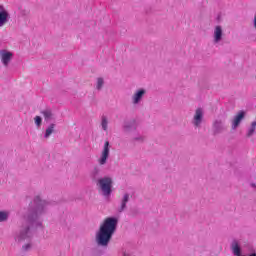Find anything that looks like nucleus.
I'll return each mask as SVG.
<instances>
[{"instance_id":"nucleus-27","label":"nucleus","mask_w":256,"mask_h":256,"mask_svg":"<svg viewBox=\"0 0 256 256\" xmlns=\"http://www.w3.org/2000/svg\"><path fill=\"white\" fill-rule=\"evenodd\" d=\"M250 187L255 188V187H256V184H255V183H251V184H250Z\"/></svg>"},{"instance_id":"nucleus-4","label":"nucleus","mask_w":256,"mask_h":256,"mask_svg":"<svg viewBox=\"0 0 256 256\" xmlns=\"http://www.w3.org/2000/svg\"><path fill=\"white\" fill-rule=\"evenodd\" d=\"M230 249L234 256H256V251L253 248L250 250L249 255H243V250L241 248V245L239 244V240L237 239L232 240L230 244Z\"/></svg>"},{"instance_id":"nucleus-11","label":"nucleus","mask_w":256,"mask_h":256,"mask_svg":"<svg viewBox=\"0 0 256 256\" xmlns=\"http://www.w3.org/2000/svg\"><path fill=\"white\" fill-rule=\"evenodd\" d=\"M9 19H11L9 12L5 9V6L0 4V27L8 23Z\"/></svg>"},{"instance_id":"nucleus-13","label":"nucleus","mask_w":256,"mask_h":256,"mask_svg":"<svg viewBox=\"0 0 256 256\" xmlns=\"http://www.w3.org/2000/svg\"><path fill=\"white\" fill-rule=\"evenodd\" d=\"M130 197H131V195L129 193H125L123 195L120 206L117 209L118 213H123V211H125V209H127V204L130 201Z\"/></svg>"},{"instance_id":"nucleus-21","label":"nucleus","mask_w":256,"mask_h":256,"mask_svg":"<svg viewBox=\"0 0 256 256\" xmlns=\"http://www.w3.org/2000/svg\"><path fill=\"white\" fill-rule=\"evenodd\" d=\"M101 125H102L103 131H107L108 125H109V121L107 120V117L105 116L102 117Z\"/></svg>"},{"instance_id":"nucleus-20","label":"nucleus","mask_w":256,"mask_h":256,"mask_svg":"<svg viewBox=\"0 0 256 256\" xmlns=\"http://www.w3.org/2000/svg\"><path fill=\"white\" fill-rule=\"evenodd\" d=\"M9 221V212L0 211V223H5Z\"/></svg>"},{"instance_id":"nucleus-8","label":"nucleus","mask_w":256,"mask_h":256,"mask_svg":"<svg viewBox=\"0 0 256 256\" xmlns=\"http://www.w3.org/2000/svg\"><path fill=\"white\" fill-rule=\"evenodd\" d=\"M1 62L4 67H8L9 63H11V59H13V54L8 50L2 49L0 50Z\"/></svg>"},{"instance_id":"nucleus-5","label":"nucleus","mask_w":256,"mask_h":256,"mask_svg":"<svg viewBox=\"0 0 256 256\" xmlns=\"http://www.w3.org/2000/svg\"><path fill=\"white\" fill-rule=\"evenodd\" d=\"M227 131V125H225V121L222 119H216L212 123V135L217 137V135H221Z\"/></svg>"},{"instance_id":"nucleus-14","label":"nucleus","mask_w":256,"mask_h":256,"mask_svg":"<svg viewBox=\"0 0 256 256\" xmlns=\"http://www.w3.org/2000/svg\"><path fill=\"white\" fill-rule=\"evenodd\" d=\"M123 130L125 133H131V131L137 130V122L135 120H130L125 122L123 125Z\"/></svg>"},{"instance_id":"nucleus-7","label":"nucleus","mask_w":256,"mask_h":256,"mask_svg":"<svg viewBox=\"0 0 256 256\" xmlns=\"http://www.w3.org/2000/svg\"><path fill=\"white\" fill-rule=\"evenodd\" d=\"M147 95V90L144 88L137 89L135 93L132 95V103L133 105H139L141 101H143V97Z\"/></svg>"},{"instance_id":"nucleus-18","label":"nucleus","mask_w":256,"mask_h":256,"mask_svg":"<svg viewBox=\"0 0 256 256\" xmlns=\"http://www.w3.org/2000/svg\"><path fill=\"white\" fill-rule=\"evenodd\" d=\"M31 249H33V245L31 243L24 244L21 248L20 255H22V256L27 255V253H29V251H31Z\"/></svg>"},{"instance_id":"nucleus-24","label":"nucleus","mask_w":256,"mask_h":256,"mask_svg":"<svg viewBox=\"0 0 256 256\" xmlns=\"http://www.w3.org/2000/svg\"><path fill=\"white\" fill-rule=\"evenodd\" d=\"M19 11H20V15L22 16V17H27V15H29V10L28 9H25V8H23V7H20L19 8Z\"/></svg>"},{"instance_id":"nucleus-26","label":"nucleus","mask_w":256,"mask_h":256,"mask_svg":"<svg viewBox=\"0 0 256 256\" xmlns=\"http://www.w3.org/2000/svg\"><path fill=\"white\" fill-rule=\"evenodd\" d=\"M122 255H123V256H131V254H130L129 251H127V250H123V251H122Z\"/></svg>"},{"instance_id":"nucleus-15","label":"nucleus","mask_w":256,"mask_h":256,"mask_svg":"<svg viewBox=\"0 0 256 256\" xmlns=\"http://www.w3.org/2000/svg\"><path fill=\"white\" fill-rule=\"evenodd\" d=\"M40 113L41 115H43L44 121L46 123H49V121H53V119H55V114H53V110H51V108H46L42 110Z\"/></svg>"},{"instance_id":"nucleus-2","label":"nucleus","mask_w":256,"mask_h":256,"mask_svg":"<svg viewBox=\"0 0 256 256\" xmlns=\"http://www.w3.org/2000/svg\"><path fill=\"white\" fill-rule=\"evenodd\" d=\"M117 225H119V218L111 216L106 218L100 225L98 232L96 233V243L99 247H107L117 231Z\"/></svg>"},{"instance_id":"nucleus-23","label":"nucleus","mask_w":256,"mask_h":256,"mask_svg":"<svg viewBox=\"0 0 256 256\" xmlns=\"http://www.w3.org/2000/svg\"><path fill=\"white\" fill-rule=\"evenodd\" d=\"M34 123L36 127H41V124L43 123V118H41V116H36L34 118Z\"/></svg>"},{"instance_id":"nucleus-9","label":"nucleus","mask_w":256,"mask_h":256,"mask_svg":"<svg viewBox=\"0 0 256 256\" xmlns=\"http://www.w3.org/2000/svg\"><path fill=\"white\" fill-rule=\"evenodd\" d=\"M203 115V108H197L192 121L194 127H201V123H203Z\"/></svg>"},{"instance_id":"nucleus-3","label":"nucleus","mask_w":256,"mask_h":256,"mask_svg":"<svg viewBox=\"0 0 256 256\" xmlns=\"http://www.w3.org/2000/svg\"><path fill=\"white\" fill-rule=\"evenodd\" d=\"M96 185L99 191H102L103 197H111V193H113V178L109 176L102 177Z\"/></svg>"},{"instance_id":"nucleus-19","label":"nucleus","mask_w":256,"mask_h":256,"mask_svg":"<svg viewBox=\"0 0 256 256\" xmlns=\"http://www.w3.org/2000/svg\"><path fill=\"white\" fill-rule=\"evenodd\" d=\"M255 129H256V121H253L251 123V127L248 129V132L246 134V137H253V135L255 134Z\"/></svg>"},{"instance_id":"nucleus-17","label":"nucleus","mask_w":256,"mask_h":256,"mask_svg":"<svg viewBox=\"0 0 256 256\" xmlns=\"http://www.w3.org/2000/svg\"><path fill=\"white\" fill-rule=\"evenodd\" d=\"M55 131V124L52 123L48 126V128L46 129L45 131V134H44V138L45 139H49V137H51V135H53V132Z\"/></svg>"},{"instance_id":"nucleus-25","label":"nucleus","mask_w":256,"mask_h":256,"mask_svg":"<svg viewBox=\"0 0 256 256\" xmlns=\"http://www.w3.org/2000/svg\"><path fill=\"white\" fill-rule=\"evenodd\" d=\"M133 141H137L138 143H143V141H145V137L137 136L133 138Z\"/></svg>"},{"instance_id":"nucleus-6","label":"nucleus","mask_w":256,"mask_h":256,"mask_svg":"<svg viewBox=\"0 0 256 256\" xmlns=\"http://www.w3.org/2000/svg\"><path fill=\"white\" fill-rule=\"evenodd\" d=\"M247 115V112L245 110H240L237 112V114L234 116L232 120L231 129L235 131L241 125V122L245 119Z\"/></svg>"},{"instance_id":"nucleus-12","label":"nucleus","mask_w":256,"mask_h":256,"mask_svg":"<svg viewBox=\"0 0 256 256\" xmlns=\"http://www.w3.org/2000/svg\"><path fill=\"white\" fill-rule=\"evenodd\" d=\"M90 177L94 183H99V181L103 179V177H101V168H99V166H95L90 173Z\"/></svg>"},{"instance_id":"nucleus-16","label":"nucleus","mask_w":256,"mask_h":256,"mask_svg":"<svg viewBox=\"0 0 256 256\" xmlns=\"http://www.w3.org/2000/svg\"><path fill=\"white\" fill-rule=\"evenodd\" d=\"M223 39V28L216 26L214 29V43H220Z\"/></svg>"},{"instance_id":"nucleus-10","label":"nucleus","mask_w":256,"mask_h":256,"mask_svg":"<svg viewBox=\"0 0 256 256\" xmlns=\"http://www.w3.org/2000/svg\"><path fill=\"white\" fill-rule=\"evenodd\" d=\"M109 147H110V144H109V141H106L104 143V147H103V150H102V153H101V157L99 159V164L100 165H105L107 163V160L109 159Z\"/></svg>"},{"instance_id":"nucleus-1","label":"nucleus","mask_w":256,"mask_h":256,"mask_svg":"<svg viewBox=\"0 0 256 256\" xmlns=\"http://www.w3.org/2000/svg\"><path fill=\"white\" fill-rule=\"evenodd\" d=\"M51 205V202L41 199L40 196H36L30 205L26 214V224H23L20 231L15 236L17 243H23L33 237V231L31 229L43 227V223L39 220V217L47 211V207Z\"/></svg>"},{"instance_id":"nucleus-22","label":"nucleus","mask_w":256,"mask_h":256,"mask_svg":"<svg viewBox=\"0 0 256 256\" xmlns=\"http://www.w3.org/2000/svg\"><path fill=\"white\" fill-rule=\"evenodd\" d=\"M105 84V81L103 80V78H98L97 79V85H96V89L98 91H101V89H103V85Z\"/></svg>"},{"instance_id":"nucleus-28","label":"nucleus","mask_w":256,"mask_h":256,"mask_svg":"<svg viewBox=\"0 0 256 256\" xmlns=\"http://www.w3.org/2000/svg\"><path fill=\"white\" fill-rule=\"evenodd\" d=\"M95 255H102V252H94Z\"/></svg>"}]
</instances>
